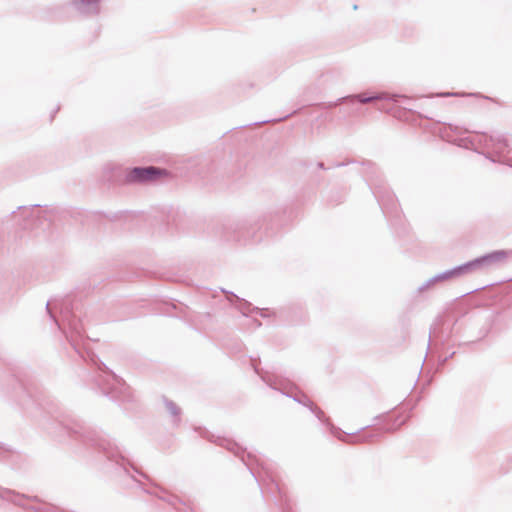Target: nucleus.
I'll return each instance as SVG.
<instances>
[{
	"label": "nucleus",
	"mask_w": 512,
	"mask_h": 512,
	"mask_svg": "<svg viewBox=\"0 0 512 512\" xmlns=\"http://www.w3.org/2000/svg\"><path fill=\"white\" fill-rule=\"evenodd\" d=\"M166 170L156 167L135 168L130 173V179L133 181H154L167 177Z\"/></svg>",
	"instance_id": "obj_1"
},
{
	"label": "nucleus",
	"mask_w": 512,
	"mask_h": 512,
	"mask_svg": "<svg viewBox=\"0 0 512 512\" xmlns=\"http://www.w3.org/2000/svg\"><path fill=\"white\" fill-rule=\"evenodd\" d=\"M505 257V253L504 252H494L492 254H489L487 256H484L482 258H479L467 265H465L462 269H469L471 267H474V266H477V265H480L484 262H488V261H498V260H501Z\"/></svg>",
	"instance_id": "obj_2"
},
{
	"label": "nucleus",
	"mask_w": 512,
	"mask_h": 512,
	"mask_svg": "<svg viewBox=\"0 0 512 512\" xmlns=\"http://www.w3.org/2000/svg\"><path fill=\"white\" fill-rule=\"evenodd\" d=\"M99 0H78L77 5L78 9L81 12H86L88 8L92 10H98Z\"/></svg>",
	"instance_id": "obj_3"
},
{
	"label": "nucleus",
	"mask_w": 512,
	"mask_h": 512,
	"mask_svg": "<svg viewBox=\"0 0 512 512\" xmlns=\"http://www.w3.org/2000/svg\"><path fill=\"white\" fill-rule=\"evenodd\" d=\"M357 98L361 103H367V102H371L374 100L382 99V96L381 95H373L370 97H364L363 95H358Z\"/></svg>",
	"instance_id": "obj_4"
}]
</instances>
